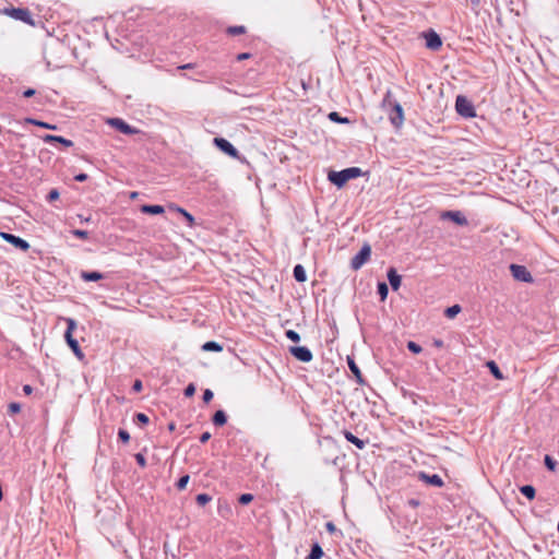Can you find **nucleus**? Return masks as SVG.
<instances>
[{
  "mask_svg": "<svg viewBox=\"0 0 559 559\" xmlns=\"http://www.w3.org/2000/svg\"><path fill=\"white\" fill-rule=\"evenodd\" d=\"M520 491L528 500H533L536 496V489L532 485H523L520 487Z\"/></svg>",
  "mask_w": 559,
  "mask_h": 559,
  "instance_id": "obj_25",
  "label": "nucleus"
},
{
  "mask_svg": "<svg viewBox=\"0 0 559 559\" xmlns=\"http://www.w3.org/2000/svg\"><path fill=\"white\" fill-rule=\"evenodd\" d=\"M472 1H473V3H478V0H472Z\"/></svg>",
  "mask_w": 559,
  "mask_h": 559,
  "instance_id": "obj_60",
  "label": "nucleus"
},
{
  "mask_svg": "<svg viewBox=\"0 0 559 559\" xmlns=\"http://www.w3.org/2000/svg\"><path fill=\"white\" fill-rule=\"evenodd\" d=\"M544 463H545V466L547 467V469H549L551 472L556 471L557 462L552 459V456L546 454L544 457Z\"/></svg>",
  "mask_w": 559,
  "mask_h": 559,
  "instance_id": "obj_33",
  "label": "nucleus"
},
{
  "mask_svg": "<svg viewBox=\"0 0 559 559\" xmlns=\"http://www.w3.org/2000/svg\"><path fill=\"white\" fill-rule=\"evenodd\" d=\"M424 38L426 39V47L430 50L437 51L442 46V39L438 33L433 29H429L423 33Z\"/></svg>",
  "mask_w": 559,
  "mask_h": 559,
  "instance_id": "obj_11",
  "label": "nucleus"
},
{
  "mask_svg": "<svg viewBox=\"0 0 559 559\" xmlns=\"http://www.w3.org/2000/svg\"><path fill=\"white\" fill-rule=\"evenodd\" d=\"M134 459L136 461V463L142 467L144 468L146 466V459L145 456L142 454V453H136L134 455Z\"/></svg>",
  "mask_w": 559,
  "mask_h": 559,
  "instance_id": "obj_45",
  "label": "nucleus"
},
{
  "mask_svg": "<svg viewBox=\"0 0 559 559\" xmlns=\"http://www.w3.org/2000/svg\"><path fill=\"white\" fill-rule=\"evenodd\" d=\"M195 500L199 506L203 507L212 500V497L207 493H199Z\"/></svg>",
  "mask_w": 559,
  "mask_h": 559,
  "instance_id": "obj_34",
  "label": "nucleus"
},
{
  "mask_svg": "<svg viewBox=\"0 0 559 559\" xmlns=\"http://www.w3.org/2000/svg\"><path fill=\"white\" fill-rule=\"evenodd\" d=\"M461 310L462 308L460 305H453L444 310V316L449 319H453L456 314L461 312Z\"/></svg>",
  "mask_w": 559,
  "mask_h": 559,
  "instance_id": "obj_31",
  "label": "nucleus"
},
{
  "mask_svg": "<svg viewBox=\"0 0 559 559\" xmlns=\"http://www.w3.org/2000/svg\"><path fill=\"white\" fill-rule=\"evenodd\" d=\"M324 552L322 550V547L319 545V543H314L311 546L310 552L307 557V559H321L323 557Z\"/></svg>",
  "mask_w": 559,
  "mask_h": 559,
  "instance_id": "obj_24",
  "label": "nucleus"
},
{
  "mask_svg": "<svg viewBox=\"0 0 559 559\" xmlns=\"http://www.w3.org/2000/svg\"><path fill=\"white\" fill-rule=\"evenodd\" d=\"M407 349L413 354H420L423 352L421 346L413 341L407 343Z\"/></svg>",
  "mask_w": 559,
  "mask_h": 559,
  "instance_id": "obj_36",
  "label": "nucleus"
},
{
  "mask_svg": "<svg viewBox=\"0 0 559 559\" xmlns=\"http://www.w3.org/2000/svg\"><path fill=\"white\" fill-rule=\"evenodd\" d=\"M78 217L80 218V221H81L82 223H88V222L91 221V217H90V216H88V217H85V216H83L82 214H79V215H78Z\"/></svg>",
  "mask_w": 559,
  "mask_h": 559,
  "instance_id": "obj_56",
  "label": "nucleus"
},
{
  "mask_svg": "<svg viewBox=\"0 0 559 559\" xmlns=\"http://www.w3.org/2000/svg\"><path fill=\"white\" fill-rule=\"evenodd\" d=\"M59 197H60L59 191H58L57 189H51V190L48 192V194H47V197H46V200H47L48 202H52V201L58 200V199H59Z\"/></svg>",
  "mask_w": 559,
  "mask_h": 559,
  "instance_id": "obj_42",
  "label": "nucleus"
},
{
  "mask_svg": "<svg viewBox=\"0 0 559 559\" xmlns=\"http://www.w3.org/2000/svg\"><path fill=\"white\" fill-rule=\"evenodd\" d=\"M20 411H21V404H19V403L12 402V403H10V404H9V406H8V412H9L10 414H16V413H19Z\"/></svg>",
  "mask_w": 559,
  "mask_h": 559,
  "instance_id": "obj_44",
  "label": "nucleus"
},
{
  "mask_svg": "<svg viewBox=\"0 0 559 559\" xmlns=\"http://www.w3.org/2000/svg\"><path fill=\"white\" fill-rule=\"evenodd\" d=\"M71 234L73 236H75L76 238H80V239H83V240L88 239V236H90L88 231L83 230V229H72Z\"/></svg>",
  "mask_w": 559,
  "mask_h": 559,
  "instance_id": "obj_38",
  "label": "nucleus"
},
{
  "mask_svg": "<svg viewBox=\"0 0 559 559\" xmlns=\"http://www.w3.org/2000/svg\"><path fill=\"white\" fill-rule=\"evenodd\" d=\"M0 237L5 240L7 242L11 243L12 246H14L16 249H20L21 251H27L29 249V243L19 237V236H15L13 234H10V233H5V231H1L0 233Z\"/></svg>",
  "mask_w": 559,
  "mask_h": 559,
  "instance_id": "obj_10",
  "label": "nucleus"
},
{
  "mask_svg": "<svg viewBox=\"0 0 559 559\" xmlns=\"http://www.w3.org/2000/svg\"><path fill=\"white\" fill-rule=\"evenodd\" d=\"M213 396H214V394H213V392L210 389L204 390L203 396H202L203 402L204 403L211 402Z\"/></svg>",
  "mask_w": 559,
  "mask_h": 559,
  "instance_id": "obj_46",
  "label": "nucleus"
},
{
  "mask_svg": "<svg viewBox=\"0 0 559 559\" xmlns=\"http://www.w3.org/2000/svg\"><path fill=\"white\" fill-rule=\"evenodd\" d=\"M138 195H139V192L133 191V192L130 193V199H136Z\"/></svg>",
  "mask_w": 559,
  "mask_h": 559,
  "instance_id": "obj_58",
  "label": "nucleus"
},
{
  "mask_svg": "<svg viewBox=\"0 0 559 559\" xmlns=\"http://www.w3.org/2000/svg\"><path fill=\"white\" fill-rule=\"evenodd\" d=\"M210 439H211V433L209 431H205L200 436L201 443H206Z\"/></svg>",
  "mask_w": 559,
  "mask_h": 559,
  "instance_id": "obj_50",
  "label": "nucleus"
},
{
  "mask_svg": "<svg viewBox=\"0 0 559 559\" xmlns=\"http://www.w3.org/2000/svg\"><path fill=\"white\" fill-rule=\"evenodd\" d=\"M23 392L26 395H29L33 392V388L29 384H25V385H23Z\"/></svg>",
  "mask_w": 559,
  "mask_h": 559,
  "instance_id": "obj_53",
  "label": "nucleus"
},
{
  "mask_svg": "<svg viewBox=\"0 0 559 559\" xmlns=\"http://www.w3.org/2000/svg\"><path fill=\"white\" fill-rule=\"evenodd\" d=\"M134 420L140 425H146L150 423V418L144 413H136L134 415Z\"/></svg>",
  "mask_w": 559,
  "mask_h": 559,
  "instance_id": "obj_37",
  "label": "nucleus"
},
{
  "mask_svg": "<svg viewBox=\"0 0 559 559\" xmlns=\"http://www.w3.org/2000/svg\"><path fill=\"white\" fill-rule=\"evenodd\" d=\"M24 122L27 123V124L37 126V127H40V128H44V129H48V130H56L57 129V126L50 124V123L45 122V121L37 120L35 118H25Z\"/></svg>",
  "mask_w": 559,
  "mask_h": 559,
  "instance_id": "obj_23",
  "label": "nucleus"
},
{
  "mask_svg": "<svg viewBox=\"0 0 559 559\" xmlns=\"http://www.w3.org/2000/svg\"><path fill=\"white\" fill-rule=\"evenodd\" d=\"M175 210L186 218L189 226H193L194 217L192 214H190L188 211L179 206H176Z\"/></svg>",
  "mask_w": 559,
  "mask_h": 559,
  "instance_id": "obj_32",
  "label": "nucleus"
},
{
  "mask_svg": "<svg viewBox=\"0 0 559 559\" xmlns=\"http://www.w3.org/2000/svg\"><path fill=\"white\" fill-rule=\"evenodd\" d=\"M328 117L335 123L347 124L350 122L347 117H342L337 111H331Z\"/></svg>",
  "mask_w": 559,
  "mask_h": 559,
  "instance_id": "obj_27",
  "label": "nucleus"
},
{
  "mask_svg": "<svg viewBox=\"0 0 559 559\" xmlns=\"http://www.w3.org/2000/svg\"><path fill=\"white\" fill-rule=\"evenodd\" d=\"M67 330L64 338L68 346L72 349L73 354L81 360L84 358V354L79 345V342L73 337L72 333L76 329V321L72 318L66 319Z\"/></svg>",
  "mask_w": 559,
  "mask_h": 559,
  "instance_id": "obj_3",
  "label": "nucleus"
},
{
  "mask_svg": "<svg viewBox=\"0 0 559 559\" xmlns=\"http://www.w3.org/2000/svg\"><path fill=\"white\" fill-rule=\"evenodd\" d=\"M107 124L127 135L138 134L141 132L139 129L130 126L121 118H109L107 120Z\"/></svg>",
  "mask_w": 559,
  "mask_h": 559,
  "instance_id": "obj_8",
  "label": "nucleus"
},
{
  "mask_svg": "<svg viewBox=\"0 0 559 559\" xmlns=\"http://www.w3.org/2000/svg\"><path fill=\"white\" fill-rule=\"evenodd\" d=\"M118 438L121 442L128 443L130 441V433L126 429H119Z\"/></svg>",
  "mask_w": 559,
  "mask_h": 559,
  "instance_id": "obj_41",
  "label": "nucleus"
},
{
  "mask_svg": "<svg viewBox=\"0 0 559 559\" xmlns=\"http://www.w3.org/2000/svg\"><path fill=\"white\" fill-rule=\"evenodd\" d=\"M325 527L329 532H334L335 531V525L332 523V522H328L325 524Z\"/></svg>",
  "mask_w": 559,
  "mask_h": 559,
  "instance_id": "obj_55",
  "label": "nucleus"
},
{
  "mask_svg": "<svg viewBox=\"0 0 559 559\" xmlns=\"http://www.w3.org/2000/svg\"><path fill=\"white\" fill-rule=\"evenodd\" d=\"M253 500V495L242 493L238 498V502L242 506L249 504Z\"/></svg>",
  "mask_w": 559,
  "mask_h": 559,
  "instance_id": "obj_40",
  "label": "nucleus"
},
{
  "mask_svg": "<svg viewBox=\"0 0 559 559\" xmlns=\"http://www.w3.org/2000/svg\"><path fill=\"white\" fill-rule=\"evenodd\" d=\"M193 68H194L193 63H186V64L178 67L179 70L193 69Z\"/></svg>",
  "mask_w": 559,
  "mask_h": 559,
  "instance_id": "obj_54",
  "label": "nucleus"
},
{
  "mask_svg": "<svg viewBox=\"0 0 559 559\" xmlns=\"http://www.w3.org/2000/svg\"><path fill=\"white\" fill-rule=\"evenodd\" d=\"M212 423L214 426L222 427L227 423V415L224 411L218 409L214 413L212 417Z\"/></svg>",
  "mask_w": 559,
  "mask_h": 559,
  "instance_id": "obj_22",
  "label": "nucleus"
},
{
  "mask_svg": "<svg viewBox=\"0 0 559 559\" xmlns=\"http://www.w3.org/2000/svg\"><path fill=\"white\" fill-rule=\"evenodd\" d=\"M143 385H142V381L141 380H135L133 385H132V391L133 392H140L142 390Z\"/></svg>",
  "mask_w": 559,
  "mask_h": 559,
  "instance_id": "obj_49",
  "label": "nucleus"
},
{
  "mask_svg": "<svg viewBox=\"0 0 559 559\" xmlns=\"http://www.w3.org/2000/svg\"><path fill=\"white\" fill-rule=\"evenodd\" d=\"M189 479H190V476H189V475H183V476H181V477L178 479V481L176 483V488H177L178 490H183V489L187 487V485H188V483H189Z\"/></svg>",
  "mask_w": 559,
  "mask_h": 559,
  "instance_id": "obj_35",
  "label": "nucleus"
},
{
  "mask_svg": "<svg viewBox=\"0 0 559 559\" xmlns=\"http://www.w3.org/2000/svg\"><path fill=\"white\" fill-rule=\"evenodd\" d=\"M411 504H413V506H417V504H418V501L411 500Z\"/></svg>",
  "mask_w": 559,
  "mask_h": 559,
  "instance_id": "obj_59",
  "label": "nucleus"
},
{
  "mask_svg": "<svg viewBox=\"0 0 559 559\" xmlns=\"http://www.w3.org/2000/svg\"><path fill=\"white\" fill-rule=\"evenodd\" d=\"M8 15L14 20L22 21L31 26L35 25V21L31 11L27 8H11L5 10Z\"/></svg>",
  "mask_w": 559,
  "mask_h": 559,
  "instance_id": "obj_7",
  "label": "nucleus"
},
{
  "mask_svg": "<svg viewBox=\"0 0 559 559\" xmlns=\"http://www.w3.org/2000/svg\"><path fill=\"white\" fill-rule=\"evenodd\" d=\"M456 112L464 118L476 117V110L473 103L463 95H459L455 99Z\"/></svg>",
  "mask_w": 559,
  "mask_h": 559,
  "instance_id": "obj_4",
  "label": "nucleus"
},
{
  "mask_svg": "<svg viewBox=\"0 0 559 559\" xmlns=\"http://www.w3.org/2000/svg\"><path fill=\"white\" fill-rule=\"evenodd\" d=\"M87 178H88V176L84 173H81V174H78L74 176V180L78 182H84L87 180Z\"/></svg>",
  "mask_w": 559,
  "mask_h": 559,
  "instance_id": "obj_48",
  "label": "nucleus"
},
{
  "mask_svg": "<svg viewBox=\"0 0 559 559\" xmlns=\"http://www.w3.org/2000/svg\"><path fill=\"white\" fill-rule=\"evenodd\" d=\"M441 218L451 219L460 226H466L468 224L467 218L460 211H445L441 214Z\"/></svg>",
  "mask_w": 559,
  "mask_h": 559,
  "instance_id": "obj_13",
  "label": "nucleus"
},
{
  "mask_svg": "<svg viewBox=\"0 0 559 559\" xmlns=\"http://www.w3.org/2000/svg\"><path fill=\"white\" fill-rule=\"evenodd\" d=\"M289 353L301 362H309L313 358L311 350L306 346H290Z\"/></svg>",
  "mask_w": 559,
  "mask_h": 559,
  "instance_id": "obj_12",
  "label": "nucleus"
},
{
  "mask_svg": "<svg viewBox=\"0 0 559 559\" xmlns=\"http://www.w3.org/2000/svg\"><path fill=\"white\" fill-rule=\"evenodd\" d=\"M347 365H348L350 372L354 374L356 382L360 385L366 384V380L353 357L347 356Z\"/></svg>",
  "mask_w": 559,
  "mask_h": 559,
  "instance_id": "obj_15",
  "label": "nucleus"
},
{
  "mask_svg": "<svg viewBox=\"0 0 559 559\" xmlns=\"http://www.w3.org/2000/svg\"><path fill=\"white\" fill-rule=\"evenodd\" d=\"M202 349L205 352H222L223 346L217 342L209 341L202 345Z\"/></svg>",
  "mask_w": 559,
  "mask_h": 559,
  "instance_id": "obj_28",
  "label": "nucleus"
},
{
  "mask_svg": "<svg viewBox=\"0 0 559 559\" xmlns=\"http://www.w3.org/2000/svg\"><path fill=\"white\" fill-rule=\"evenodd\" d=\"M343 436L346 439V441L353 443L359 450H362L366 447V444H367V441L359 439L358 437H356L355 435H353L348 430H343Z\"/></svg>",
  "mask_w": 559,
  "mask_h": 559,
  "instance_id": "obj_18",
  "label": "nucleus"
},
{
  "mask_svg": "<svg viewBox=\"0 0 559 559\" xmlns=\"http://www.w3.org/2000/svg\"><path fill=\"white\" fill-rule=\"evenodd\" d=\"M36 94L34 88H27L23 92V96L26 98L33 97Z\"/></svg>",
  "mask_w": 559,
  "mask_h": 559,
  "instance_id": "obj_51",
  "label": "nucleus"
},
{
  "mask_svg": "<svg viewBox=\"0 0 559 559\" xmlns=\"http://www.w3.org/2000/svg\"><path fill=\"white\" fill-rule=\"evenodd\" d=\"M433 346L437 347V348H441L444 346V343L442 340L440 338H435L433 342H432Z\"/></svg>",
  "mask_w": 559,
  "mask_h": 559,
  "instance_id": "obj_52",
  "label": "nucleus"
},
{
  "mask_svg": "<svg viewBox=\"0 0 559 559\" xmlns=\"http://www.w3.org/2000/svg\"><path fill=\"white\" fill-rule=\"evenodd\" d=\"M293 275L296 282L304 283L307 281V273L301 264H296L293 270Z\"/></svg>",
  "mask_w": 559,
  "mask_h": 559,
  "instance_id": "obj_21",
  "label": "nucleus"
},
{
  "mask_svg": "<svg viewBox=\"0 0 559 559\" xmlns=\"http://www.w3.org/2000/svg\"><path fill=\"white\" fill-rule=\"evenodd\" d=\"M509 270H510L513 278L518 282L530 283V284H532L534 282L533 275L527 270V267L524 265L512 263V264H510Z\"/></svg>",
  "mask_w": 559,
  "mask_h": 559,
  "instance_id": "obj_5",
  "label": "nucleus"
},
{
  "mask_svg": "<svg viewBox=\"0 0 559 559\" xmlns=\"http://www.w3.org/2000/svg\"><path fill=\"white\" fill-rule=\"evenodd\" d=\"M140 211L144 214L159 215L165 212V209L158 204H144L141 206Z\"/></svg>",
  "mask_w": 559,
  "mask_h": 559,
  "instance_id": "obj_19",
  "label": "nucleus"
},
{
  "mask_svg": "<svg viewBox=\"0 0 559 559\" xmlns=\"http://www.w3.org/2000/svg\"><path fill=\"white\" fill-rule=\"evenodd\" d=\"M194 393H195V385L193 383H189L183 391L185 396L191 397L194 395Z\"/></svg>",
  "mask_w": 559,
  "mask_h": 559,
  "instance_id": "obj_43",
  "label": "nucleus"
},
{
  "mask_svg": "<svg viewBox=\"0 0 559 559\" xmlns=\"http://www.w3.org/2000/svg\"><path fill=\"white\" fill-rule=\"evenodd\" d=\"M249 58H251V53H249V52H241V53H238L236 56V60L237 61H243V60H247Z\"/></svg>",
  "mask_w": 559,
  "mask_h": 559,
  "instance_id": "obj_47",
  "label": "nucleus"
},
{
  "mask_svg": "<svg viewBox=\"0 0 559 559\" xmlns=\"http://www.w3.org/2000/svg\"><path fill=\"white\" fill-rule=\"evenodd\" d=\"M285 335L288 340H290L294 343H298L300 341V335L294 330H287L285 332Z\"/></svg>",
  "mask_w": 559,
  "mask_h": 559,
  "instance_id": "obj_39",
  "label": "nucleus"
},
{
  "mask_svg": "<svg viewBox=\"0 0 559 559\" xmlns=\"http://www.w3.org/2000/svg\"><path fill=\"white\" fill-rule=\"evenodd\" d=\"M386 276H388V281H389L392 289L394 292H396L401 286V282H402L401 275L397 274V272L394 267H390L388 270Z\"/></svg>",
  "mask_w": 559,
  "mask_h": 559,
  "instance_id": "obj_16",
  "label": "nucleus"
},
{
  "mask_svg": "<svg viewBox=\"0 0 559 559\" xmlns=\"http://www.w3.org/2000/svg\"><path fill=\"white\" fill-rule=\"evenodd\" d=\"M213 143L219 151H222L226 155L233 158L238 157V150L228 140L216 136L214 138Z\"/></svg>",
  "mask_w": 559,
  "mask_h": 559,
  "instance_id": "obj_9",
  "label": "nucleus"
},
{
  "mask_svg": "<svg viewBox=\"0 0 559 559\" xmlns=\"http://www.w3.org/2000/svg\"><path fill=\"white\" fill-rule=\"evenodd\" d=\"M246 32H247V28L243 25H234V26H228L226 28V34L229 36L242 35Z\"/></svg>",
  "mask_w": 559,
  "mask_h": 559,
  "instance_id": "obj_26",
  "label": "nucleus"
},
{
  "mask_svg": "<svg viewBox=\"0 0 559 559\" xmlns=\"http://www.w3.org/2000/svg\"><path fill=\"white\" fill-rule=\"evenodd\" d=\"M81 278L85 282H97L104 278V274L97 271H82Z\"/></svg>",
  "mask_w": 559,
  "mask_h": 559,
  "instance_id": "obj_20",
  "label": "nucleus"
},
{
  "mask_svg": "<svg viewBox=\"0 0 559 559\" xmlns=\"http://www.w3.org/2000/svg\"><path fill=\"white\" fill-rule=\"evenodd\" d=\"M382 104H383V106H385V105L392 106V109L389 114V119L394 127H396V128L401 127L404 121L403 108L400 103H397L395 100L392 102V93L390 91H388L386 94L384 95Z\"/></svg>",
  "mask_w": 559,
  "mask_h": 559,
  "instance_id": "obj_2",
  "label": "nucleus"
},
{
  "mask_svg": "<svg viewBox=\"0 0 559 559\" xmlns=\"http://www.w3.org/2000/svg\"><path fill=\"white\" fill-rule=\"evenodd\" d=\"M487 366L491 372V374L498 379V380H502L503 379V374L500 370V368L498 367V365L493 361V360H490L487 362Z\"/></svg>",
  "mask_w": 559,
  "mask_h": 559,
  "instance_id": "obj_29",
  "label": "nucleus"
},
{
  "mask_svg": "<svg viewBox=\"0 0 559 559\" xmlns=\"http://www.w3.org/2000/svg\"><path fill=\"white\" fill-rule=\"evenodd\" d=\"M418 478L426 483L427 485L441 488L444 483L442 478L438 474H426L425 472H420L418 474Z\"/></svg>",
  "mask_w": 559,
  "mask_h": 559,
  "instance_id": "obj_14",
  "label": "nucleus"
},
{
  "mask_svg": "<svg viewBox=\"0 0 559 559\" xmlns=\"http://www.w3.org/2000/svg\"><path fill=\"white\" fill-rule=\"evenodd\" d=\"M43 141L45 143H52V142H58L67 147H70L73 145V142L71 140H68L63 136H60V135H52V134H46L43 136Z\"/></svg>",
  "mask_w": 559,
  "mask_h": 559,
  "instance_id": "obj_17",
  "label": "nucleus"
},
{
  "mask_svg": "<svg viewBox=\"0 0 559 559\" xmlns=\"http://www.w3.org/2000/svg\"><path fill=\"white\" fill-rule=\"evenodd\" d=\"M371 255V247L368 243H365L360 250L352 258L350 267L354 271L359 270L370 258Z\"/></svg>",
  "mask_w": 559,
  "mask_h": 559,
  "instance_id": "obj_6",
  "label": "nucleus"
},
{
  "mask_svg": "<svg viewBox=\"0 0 559 559\" xmlns=\"http://www.w3.org/2000/svg\"><path fill=\"white\" fill-rule=\"evenodd\" d=\"M175 429H176V425H175V423H170V424L168 425V430H169V431H174Z\"/></svg>",
  "mask_w": 559,
  "mask_h": 559,
  "instance_id": "obj_57",
  "label": "nucleus"
},
{
  "mask_svg": "<svg viewBox=\"0 0 559 559\" xmlns=\"http://www.w3.org/2000/svg\"><path fill=\"white\" fill-rule=\"evenodd\" d=\"M364 173L359 167H348L341 171H330L328 179L337 188H342L348 180L362 176Z\"/></svg>",
  "mask_w": 559,
  "mask_h": 559,
  "instance_id": "obj_1",
  "label": "nucleus"
},
{
  "mask_svg": "<svg viewBox=\"0 0 559 559\" xmlns=\"http://www.w3.org/2000/svg\"><path fill=\"white\" fill-rule=\"evenodd\" d=\"M377 293L379 294L382 301L386 299L389 294V287L385 282H378Z\"/></svg>",
  "mask_w": 559,
  "mask_h": 559,
  "instance_id": "obj_30",
  "label": "nucleus"
}]
</instances>
